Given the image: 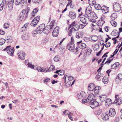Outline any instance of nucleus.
Returning a JSON list of instances; mask_svg holds the SVG:
<instances>
[{
  "mask_svg": "<svg viewBox=\"0 0 122 122\" xmlns=\"http://www.w3.org/2000/svg\"><path fill=\"white\" fill-rule=\"evenodd\" d=\"M105 105L106 106H109L112 103V101L111 99L109 98H106L105 100Z\"/></svg>",
  "mask_w": 122,
  "mask_h": 122,
  "instance_id": "obj_20",
  "label": "nucleus"
},
{
  "mask_svg": "<svg viewBox=\"0 0 122 122\" xmlns=\"http://www.w3.org/2000/svg\"><path fill=\"white\" fill-rule=\"evenodd\" d=\"M113 59H107V61L105 62L104 64H109Z\"/></svg>",
  "mask_w": 122,
  "mask_h": 122,
  "instance_id": "obj_45",
  "label": "nucleus"
},
{
  "mask_svg": "<svg viewBox=\"0 0 122 122\" xmlns=\"http://www.w3.org/2000/svg\"><path fill=\"white\" fill-rule=\"evenodd\" d=\"M28 66L32 69H33L34 68V65H32L30 63H28Z\"/></svg>",
  "mask_w": 122,
  "mask_h": 122,
  "instance_id": "obj_47",
  "label": "nucleus"
},
{
  "mask_svg": "<svg viewBox=\"0 0 122 122\" xmlns=\"http://www.w3.org/2000/svg\"><path fill=\"white\" fill-rule=\"evenodd\" d=\"M95 8L97 10H100L102 9V6L98 4H95Z\"/></svg>",
  "mask_w": 122,
  "mask_h": 122,
  "instance_id": "obj_31",
  "label": "nucleus"
},
{
  "mask_svg": "<svg viewBox=\"0 0 122 122\" xmlns=\"http://www.w3.org/2000/svg\"><path fill=\"white\" fill-rule=\"evenodd\" d=\"M47 26L45 27V28H44L43 30V32L44 34H48L49 32Z\"/></svg>",
  "mask_w": 122,
  "mask_h": 122,
  "instance_id": "obj_29",
  "label": "nucleus"
},
{
  "mask_svg": "<svg viewBox=\"0 0 122 122\" xmlns=\"http://www.w3.org/2000/svg\"><path fill=\"white\" fill-rule=\"evenodd\" d=\"M87 24L88 23H83L82 24H80V25L79 26V28L80 29H82L85 27Z\"/></svg>",
  "mask_w": 122,
  "mask_h": 122,
  "instance_id": "obj_34",
  "label": "nucleus"
},
{
  "mask_svg": "<svg viewBox=\"0 0 122 122\" xmlns=\"http://www.w3.org/2000/svg\"><path fill=\"white\" fill-rule=\"evenodd\" d=\"M102 109L100 108H99L96 111V114L97 115H100L102 113Z\"/></svg>",
  "mask_w": 122,
  "mask_h": 122,
  "instance_id": "obj_42",
  "label": "nucleus"
},
{
  "mask_svg": "<svg viewBox=\"0 0 122 122\" xmlns=\"http://www.w3.org/2000/svg\"><path fill=\"white\" fill-rule=\"evenodd\" d=\"M94 96L92 93H90V94H89L87 97V99L88 100L91 101L92 100H93V97Z\"/></svg>",
  "mask_w": 122,
  "mask_h": 122,
  "instance_id": "obj_22",
  "label": "nucleus"
},
{
  "mask_svg": "<svg viewBox=\"0 0 122 122\" xmlns=\"http://www.w3.org/2000/svg\"><path fill=\"white\" fill-rule=\"evenodd\" d=\"M50 71L49 70L48 68H45L43 71V72H50Z\"/></svg>",
  "mask_w": 122,
  "mask_h": 122,
  "instance_id": "obj_55",
  "label": "nucleus"
},
{
  "mask_svg": "<svg viewBox=\"0 0 122 122\" xmlns=\"http://www.w3.org/2000/svg\"><path fill=\"white\" fill-rule=\"evenodd\" d=\"M90 102V106L92 109L97 107L99 105L98 102L96 101L95 99H93V100H92V101Z\"/></svg>",
  "mask_w": 122,
  "mask_h": 122,
  "instance_id": "obj_6",
  "label": "nucleus"
},
{
  "mask_svg": "<svg viewBox=\"0 0 122 122\" xmlns=\"http://www.w3.org/2000/svg\"><path fill=\"white\" fill-rule=\"evenodd\" d=\"M54 22L55 21L54 20L51 22L50 25L47 26V27H48V29H49L50 30L52 29V27L54 26Z\"/></svg>",
  "mask_w": 122,
  "mask_h": 122,
  "instance_id": "obj_26",
  "label": "nucleus"
},
{
  "mask_svg": "<svg viewBox=\"0 0 122 122\" xmlns=\"http://www.w3.org/2000/svg\"><path fill=\"white\" fill-rule=\"evenodd\" d=\"M92 12V10L90 9L89 7H87L86 8L85 11V14H86L89 15H90Z\"/></svg>",
  "mask_w": 122,
  "mask_h": 122,
  "instance_id": "obj_23",
  "label": "nucleus"
},
{
  "mask_svg": "<svg viewBox=\"0 0 122 122\" xmlns=\"http://www.w3.org/2000/svg\"><path fill=\"white\" fill-rule=\"evenodd\" d=\"M45 25L44 24H42L39 25L37 28L36 31L38 34H40L43 32V30L45 28Z\"/></svg>",
  "mask_w": 122,
  "mask_h": 122,
  "instance_id": "obj_4",
  "label": "nucleus"
},
{
  "mask_svg": "<svg viewBox=\"0 0 122 122\" xmlns=\"http://www.w3.org/2000/svg\"><path fill=\"white\" fill-rule=\"evenodd\" d=\"M110 46V42L107 43L105 45V47H108Z\"/></svg>",
  "mask_w": 122,
  "mask_h": 122,
  "instance_id": "obj_62",
  "label": "nucleus"
},
{
  "mask_svg": "<svg viewBox=\"0 0 122 122\" xmlns=\"http://www.w3.org/2000/svg\"><path fill=\"white\" fill-rule=\"evenodd\" d=\"M40 16H37L35 17L32 21L30 23L31 26L35 27L38 22L40 19Z\"/></svg>",
  "mask_w": 122,
  "mask_h": 122,
  "instance_id": "obj_5",
  "label": "nucleus"
},
{
  "mask_svg": "<svg viewBox=\"0 0 122 122\" xmlns=\"http://www.w3.org/2000/svg\"><path fill=\"white\" fill-rule=\"evenodd\" d=\"M100 87L98 86H97L95 87L94 88V89L96 90H100Z\"/></svg>",
  "mask_w": 122,
  "mask_h": 122,
  "instance_id": "obj_61",
  "label": "nucleus"
},
{
  "mask_svg": "<svg viewBox=\"0 0 122 122\" xmlns=\"http://www.w3.org/2000/svg\"><path fill=\"white\" fill-rule=\"evenodd\" d=\"M110 23L113 26L115 27L117 25V22L113 20L111 21L110 22Z\"/></svg>",
  "mask_w": 122,
  "mask_h": 122,
  "instance_id": "obj_41",
  "label": "nucleus"
},
{
  "mask_svg": "<svg viewBox=\"0 0 122 122\" xmlns=\"http://www.w3.org/2000/svg\"><path fill=\"white\" fill-rule=\"evenodd\" d=\"M50 79L49 78H46L44 80V82H47L48 81H50Z\"/></svg>",
  "mask_w": 122,
  "mask_h": 122,
  "instance_id": "obj_63",
  "label": "nucleus"
},
{
  "mask_svg": "<svg viewBox=\"0 0 122 122\" xmlns=\"http://www.w3.org/2000/svg\"><path fill=\"white\" fill-rule=\"evenodd\" d=\"M95 84L93 83H90L88 85V89L89 91H93V90L94 89V88L95 86Z\"/></svg>",
  "mask_w": 122,
  "mask_h": 122,
  "instance_id": "obj_19",
  "label": "nucleus"
},
{
  "mask_svg": "<svg viewBox=\"0 0 122 122\" xmlns=\"http://www.w3.org/2000/svg\"><path fill=\"white\" fill-rule=\"evenodd\" d=\"M114 103L117 105L121 104L122 103V98L121 97H118L116 100H115Z\"/></svg>",
  "mask_w": 122,
  "mask_h": 122,
  "instance_id": "obj_16",
  "label": "nucleus"
},
{
  "mask_svg": "<svg viewBox=\"0 0 122 122\" xmlns=\"http://www.w3.org/2000/svg\"><path fill=\"white\" fill-rule=\"evenodd\" d=\"M29 25V24L28 23H27L25 24L22 27V28H25L24 30H25L26 28L28 26V25Z\"/></svg>",
  "mask_w": 122,
  "mask_h": 122,
  "instance_id": "obj_51",
  "label": "nucleus"
},
{
  "mask_svg": "<svg viewBox=\"0 0 122 122\" xmlns=\"http://www.w3.org/2000/svg\"><path fill=\"white\" fill-rule=\"evenodd\" d=\"M101 76L100 75L98 74L97 75L96 77V79L97 80L99 81H100Z\"/></svg>",
  "mask_w": 122,
  "mask_h": 122,
  "instance_id": "obj_49",
  "label": "nucleus"
},
{
  "mask_svg": "<svg viewBox=\"0 0 122 122\" xmlns=\"http://www.w3.org/2000/svg\"><path fill=\"white\" fill-rule=\"evenodd\" d=\"M60 71L58 73V75H64V71L62 70H60Z\"/></svg>",
  "mask_w": 122,
  "mask_h": 122,
  "instance_id": "obj_48",
  "label": "nucleus"
},
{
  "mask_svg": "<svg viewBox=\"0 0 122 122\" xmlns=\"http://www.w3.org/2000/svg\"><path fill=\"white\" fill-rule=\"evenodd\" d=\"M69 16L72 19H75L76 17V13L73 11H71L69 12Z\"/></svg>",
  "mask_w": 122,
  "mask_h": 122,
  "instance_id": "obj_17",
  "label": "nucleus"
},
{
  "mask_svg": "<svg viewBox=\"0 0 122 122\" xmlns=\"http://www.w3.org/2000/svg\"><path fill=\"white\" fill-rule=\"evenodd\" d=\"M24 16V15H20V16L18 18V21L19 22H21L23 20Z\"/></svg>",
  "mask_w": 122,
  "mask_h": 122,
  "instance_id": "obj_35",
  "label": "nucleus"
},
{
  "mask_svg": "<svg viewBox=\"0 0 122 122\" xmlns=\"http://www.w3.org/2000/svg\"><path fill=\"white\" fill-rule=\"evenodd\" d=\"M120 119L118 117H116L115 119V121L116 122H119L120 121Z\"/></svg>",
  "mask_w": 122,
  "mask_h": 122,
  "instance_id": "obj_52",
  "label": "nucleus"
},
{
  "mask_svg": "<svg viewBox=\"0 0 122 122\" xmlns=\"http://www.w3.org/2000/svg\"><path fill=\"white\" fill-rule=\"evenodd\" d=\"M118 33L117 31L116 30H113L111 33V35L113 36H116L117 34H118Z\"/></svg>",
  "mask_w": 122,
  "mask_h": 122,
  "instance_id": "obj_39",
  "label": "nucleus"
},
{
  "mask_svg": "<svg viewBox=\"0 0 122 122\" xmlns=\"http://www.w3.org/2000/svg\"><path fill=\"white\" fill-rule=\"evenodd\" d=\"M116 114L115 109L113 108H110L109 110V115L111 117H114Z\"/></svg>",
  "mask_w": 122,
  "mask_h": 122,
  "instance_id": "obj_11",
  "label": "nucleus"
},
{
  "mask_svg": "<svg viewBox=\"0 0 122 122\" xmlns=\"http://www.w3.org/2000/svg\"><path fill=\"white\" fill-rule=\"evenodd\" d=\"M37 31H36V30L35 31H33V32L32 33V36L34 37H35L36 36V34H38L37 33Z\"/></svg>",
  "mask_w": 122,
  "mask_h": 122,
  "instance_id": "obj_56",
  "label": "nucleus"
},
{
  "mask_svg": "<svg viewBox=\"0 0 122 122\" xmlns=\"http://www.w3.org/2000/svg\"><path fill=\"white\" fill-rule=\"evenodd\" d=\"M102 117L103 120L105 121L109 119V117L108 115L106 113L103 114Z\"/></svg>",
  "mask_w": 122,
  "mask_h": 122,
  "instance_id": "obj_27",
  "label": "nucleus"
},
{
  "mask_svg": "<svg viewBox=\"0 0 122 122\" xmlns=\"http://www.w3.org/2000/svg\"><path fill=\"white\" fill-rule=\"evenodd\" d=\"M29 36L27 34H24L22 36V38L23 40H27Z\"/></svg>",
  "mask_w": 122,
  "mask_h": 122,
  "instance_id": "obj_38",
  "label": "nucleus"
},
{
  "mask_svg": "<svg viewBox=\"0 0 122 122\" xmlns=\"http://www.w3.org/2000/svg\"><path fill=\"white\" fill-rule=\"evenodd\" d=\"M38 8H36L35 9H34L33 10L32 12L31 13V14L32 16H34L35 15V14L38 11Z\"/></svg>",
  "mask_w": 122,
  "mask_h": 122,
  "instance_id": "obj_25",
  "label": "nucleus"
},
{
  "mask_svg": "<svg viewBox=\"0 0 122 122\" xmlns=\"http://www.w3.org/2000/svg\"><path fill=\"white\" fill-rule=\"evenodd\" d=\"M59 27L58 26L56 27L54 29L52 33V35L53 36L56 37L58 36L59 33Z\"/></svg>",
  "mask_w": 122,
  "mask_h": 122,
  "instance_id": "obj_8",
  "label": "nucleus"
},
{
  "mask_svg": "<svg viewBox=\"0 0 122 122\" xmlns=\"http://www.w3.org/2000/svg\"><path fill=\"white\" fill-rule=\"evenodd\" d=\"M83 34L82 32H79L76 33V37L77 38H82L83 36Z\"/></svg>",
  "mask_w": 122,
  "mask_h": 122,
  "instance_id": "obj_21",
  "label": "nucleus"
},
{
  "mask_svg": "<svg viewBox=\"0 0 122 122\" xmlns=\"http://www.w3.org/2000/svg\"><path fill=\"white\" fill-rule=\"evenodd\" d=\"M50 70H55V67L53 65H51L49 67Z\"/></svg>",
  "mask_w": 122,
  "mask_h": 122,
  "instance_id": "obj_54",
  "label": "nucleus"
},
{
  "mask_svg": "<svg viewBox=\"0 0 122 122\" xmlns=\"http://www.w3.org/2000/svg\"><path fill=\"white\" fill-rule=\"evenodd\" d=\"M98 40V37L96 35L93 36L91 37V40L94 41H96Z\"/></svg>",
  "mask_w": 122,
  "mask_h": 122,
  "instance_id": "obj_32",
  "label": "nucleus"
},
{
  "mask_svg": "<svg viewBox=\"0 0 122 122\" xmlns=\"http://www.w3.org/2000/svg\"><path fill=\"white\" fill-rule=\"evenodd\" d=\"M85 93L83 91H82L80 93V95L82 97L85 96Z\"/></svg>",
  "mask_w": 122,
  "mask_h": 122,
  "instance_id": "obj_58",
  "label": "nucleus"
},
{
  "mask_svg": "<svg viewBox=\"0 0 122 122\" xmlns=\"http://www.w3.org/2000/svg\"><path fill=\"white\" fill-rule=\"evenodd\" d=\"M14 1V0H11L9 2L8 4V9L10 11L13 9V4Z\"/></svg>",
  "mask_w": 122,
  "mask_h": 122,
  "instance_id": "obj_15",
  "label": "nucleus"
},
{
  "mask_svg": "<svg viewBox=\"0 0 122 122\" xmlns=\"http://www.w3.org/2000/svg\"><path fill=\"white\" fill-rule=\"evenodd\" d=\"M88 2L90 5H93L95 4L96 1L95 0H88Z\"/></svg>",
  "mask_w": 122,
  "mask_h": 122,
  "instance_id": "obj_28",
  "label": "nucleus"
},
{
  "mask_svg": "<svg viewBox=\"0 0 122 122\" xmlns=\"http://www.w3.org/2000/svg\"><path fill=\"white\" fill-rule=\"evenodd\" d=\"M67 48L69 50H72L75 48V45L74 43H69L66 46Z\"/></svg>",
  "mask_w": 122,
  "mask_h": 122,
  "instance_id": "obj_12",
  "label": "nucleus"
},
{
  "mask_svg": "<svg viewBox=\"0 0 122 122\" xmlns=\"http://www.w3.org/2000/svg\"><path fill=\"white\" fill-rule=\"evenodd\" d=\"M93 90H94V94L97 95V94L98 93L99 90H95L94 89Z\"/></svg>",
  "mask_w": 122,
  "mask_h": 122,
  "instance_id": "obj_59",
  "label": "nucleus"
},
{
  "mask_svg": "<svg viewBox=\"0 0 122 122\" xmlns=\"http://www.w3.org/2000/svg\"><path fill=\"white\" fill-rule=\"evenodd\" d=\"M117 67L116 64L115 63L113 64L111 66V68L112 69H114L116 67Z\"/></svg>",
  "mask_w": 122,
  "mask_h": 122,
  "instance_id": "obj_64",
  "label": "nucleus"
},
{
  "mask_svg": "<svg viewBox=\"0 0 122 122\" xmlns=\"http://www.w3.org/2000/svg\"><path fill=\"white\" fill-rule=\"evenodd\" d=\"M113 10L116 12L119 11L121 9V6L118 3L115 2L113 5Z\"/></svg>",
  "mask_w": 122,
  "mask_h": 122,
  "instance_id": "obj_3",
  "label": "nucleus"
},
{
  "mask_svg": "<svg viewBox=\"0 0 122 122\" xmlns=\"http://www.w3.org/2000/svg\"><path fill=\"white\" fill-rule=\"evenodd\" d=\"M8 38L6 40L7 41V43H11L12 41V38L10 36L7 37Z\"/></svg>",
  "mask_w": 122,
  "mask_h": 122,
  "instance_id": "obj_37",
  "label": "nucleus"
},
{
  "mask_svg": "<svg viewBox=\"0 0 122 122\" xmlns=\"http://www.w3.org/2000/svg\"><path fill=\"white\" fill-rule=\"evenodd\" d=\"M22 0H16L15 4L16 5L20 4L22 2Z\"/></svg>",
  "mask_w": 122,
  "mask_h": 122,
  "instance_id": "obj_46",
  "label": "nucleus"
},
{
  "mask_svg": "<svg viewBox=\"0 0 122 122\" xmlns=\"http://www.w3.org/2000/svg\"><path fill=\"white\" fill-rule=\"evenodd\" d=\"M59 56H55L54 58V60L55 61L57 62L59 61Z\"/></svg>",
  "mask_w": 122,
  "mask_h": 122,
  "instance_id": "obj_44",
  "label": "nucleus"
},
{
  "mask_svg": "<svg viewBox=\"0 0 122 122\" xmlns=\"http://www.w3.org/2000/svg\"><path fill=\"white\" fill-rule=\"evenodd\" d=\"M111 17L112 19H114L117 18V14L115 13L112 14L111 16Z\"/></svg>",
  "mask_w": 122,
  "mask_h": 122,
  "instance_id": "obj_40",
  "label": "nucleus"
},
{
  "mask_svg": "<svg viewBox=\"0 0 122 122\" xmlns=\"http://www.w3.org/2000/svg\"><path fill=\"white\" fill-rule=\"evenodd\" d=\"M75 22L74 21L73 22L71 25H69V28H71V27H72V28H73L74 29L73 31H74L77 30H78L79 28V25L77 24L75 25Z\"/></svg>",
  "mask_w": 122,
  "mask_h": 122,
  "instance_id": "obj_7",
  "label": "nucleus"
},
{
  "mask_svg": "<svg viewBox=\"0 0 122 122\" xmlns=\"http://www.w3.org/2000/svg\"><path fill=\"white\" fill-rule=\"evenodd\" d=\"M69 112V111L66 110L65 111L63 112V114L65 115H67Z\"/></svg>",
  "mask_w": 122,
  "mask_h": 122,
  "instance_id": "obj_57",
  "label": "nucleus"
},
{
  "mask_svg": "<svg viewBox=\"0 0 122 122\" xmlns=\"http://www.w3.org/2000/svg\"><path fill=\"white\" fill-rule=\"evenodd\" d=\"M80 21L83 23H86V19L84 17H80Z\"/></svg>",
  "mask_w": 122,
  "mask_h": 122,
  "instance_id": "obj_33",
  "label": "nucleus"
},
{
  "mask_svg": "<svg viewBox=\"0 0 122 122\" xmlns=\"http://www.w3.org/2000/svg\"><path fill=\"white\" fill-rule=\"evenodd\" d=\"M122 79V74L121 73L119 74L117 76V78L116 79V81H120L121 79Z\"/></svg>",
  "mask_w": 122,
  "mask_h": 122,
  "instance_id": "obj_24",
  "label": "nucleus"
},
{
  "mask_svg": "<svg viewBox=\"0 0 122 122\" xmlns=\"http://www.w3.org/2000/svg\"><path fill=\"white\" fill-rule=\"evenodd\" d=\"M82 41H81L78 42H77V44L79 45V47L80 49H84L86 47V45L84 43H81L80 44V43Z\"/></svg>",
  "mask_w": 122,
  "mask_h": 122,
  "instance_id": "obj_14",
  "label": "nucleus"
},
{
  "mask_svg": "<svg viewBox=\"0 0 122 122\" xmlns=\"http://www.w3.org/2000/svg\"><path fill=\"white\" fill-rule=\"evenodd\" d=\"M5 41V40L3 38L0 39V45H2L4 44Z\"/></svg>",
  "mask_w": 122,
  "mask_h": 122,
  "instance_id": "obj_43",
  "label": "nucleus"
},
{
  "mask_svg": "<svg viewBox=\"0 0 122 122\" xmlns=\"http://www.w3.org/2000/svg\"><path fill=\"white\" fill-rule=\"evenodd\" d=\"M26 13V10H22V13H21L20 14V15H22L24 16L25 14Z\"/></svg>",
  "mask_w": 122,
  "mask_h": 122,
  "instance_id": "obj_50",
  "label": "nucleus"
},
{
  "mask_svg": "<svg viewBox=\"0 0 122 122\" xmlns=\"http://www.w3.org/2000/svg\"><path fill=\"white\" fill-rule=\"evenodd\" d=\"M107 96L105 95H102L99 96V99L101 102L105 101L107 98Z\"/></svg>",
  "mask_w": 122,
  "mask_h": 122,
  "instance_id": "obj_18",
  "label": "nucleus"
},
{
  "mask_svg": "<svg viewBox=\"0 0 122 122\" xmlns=\"http://www.w3.org/2000/svg\"><path fill=\"white\" fill-rule=\"evenodd\" d=\"M9 27V25L7 23H5L4 25V27L5 28L7 29Z\"/></svg>",
  "mask_w": 122,
  "mask_h": 122,
  "instance_id": "obj_53",
  "label": "nucleus"
},
{
  "mask_svg": "<svg viewBox=\"0 0 122 122\" xmlns=\"http://www.w3.org/2000/svg\"><path fill=\"white\" fill-rule=\"evenodd\" d=\"M32 2L35 4H38L39 3L41 2V0H32Z\"/></svg>",
  "mask_w": 122,
  "mask_h": 122,
  "instance_id": "obj_36",
  "label": "nucleus"
},
{
  "mask_svg": "<svg viewBox=\"0 0 122 122\" xmlns=\"http://www.w3.org/2000/svg\"><path fill=\"white\" fill-rule=\"evenodd\" d=\"M102 11L103 13L104 14L107 13L109 11V7L103 5L102 6Z\"/></svg>",
  "mask_w": 122,
  "mask_h": 122,
  "instance_id": "obj_13",
  "label": "nucleus"
},
{
  "mask_svg": "<svg viewBox=\"0 0 122 122\" xmlns=\"http://www.w3.org/2000/svg\"><path fill=\"white\" fill-rule=\"evenodd\" d=\"M11 47V46H7L3 50V51H6L7 52L9 55L12 56L14 52V49L13 47Z\"/></svg>",
  "mask_w": 122,
  "mask_h": 122,
  "instance_id": "obj_1",
  "label": "nucleus"
},
{
  "mask_svg": "<svg viewBox=\"0 0 122 122\" xmlns=\"http://www.w3.org/2000/svg\"><path fill=\"white\" fill-rule=\"evenodd\" d=\"M25 53L22 51L19 52L18 53V57L20 59L24 60L25 59Z\"/></svg>",
  "mask_w": 122,
  "mask_h": 122,
  "instance_id": "obj_9",
  "label": "nucleus"
},
{
  "mask_svg": "<svg viewBox=\"0 0 122 122\" xmlns=\"http://www.w3.org/2000/svg\"><path fill=\"white\" fill-rule=\"evenodd\" d=\"M90 16L91 18H90L89 20L91 21H93L94 20L96 19L97 18V16L96 14L93 11L92 12Z\"/></svg>",
  "mask_w": 122,
  "mask_h": 122,
  "instance_id": "obj_10",
  "label": "nucleus"
},
{
  "mask_svg": "<svg viewBox=\"0 0 122 122\" xmlns=\"http://www.w3.org/2000/svg\"><path fill=\"white\" fill-rule=\"evenodd\" d=\"M9 2L6 1L5 0H3L2 2L0 5V10L2 11L3 8L5 9L7 7V6Z\"/></svg>",
  "mask_w": 122,
  "mask_h": 122,
  "instance_id": "obj_2",
  "label": "nucleus"
},
{
  "mask_svg": "<svg viewBox=\"0 0 122 122\" xmlns=\"http://www.w3.org/2000/svg\"><path fill=\"white\" fill-rule=\"evenodd\" d=\"M108 78L107 77H103L102 79V81L103 83L105 84H107L108 83Z\"/></svg>",
  "mask_w": 122,
  "mask_h": 122,
  "instance_id": "obj_30",
  "label": "nucleus"
},
{
  "mask_svg": "<svg viewBox=\"0 0 122 122\" xmlns=\"http://www.w3.org/2000/svg\"><path fill=\"white\" fill-rule=\"evenodd\" d=\"M74 79V78L73 77L71 76H69L68 77V80H69V81L72 80Z\"/></svg>",
  "mask_w": 122,
  "mask_h": 122,
  "instance_id": "obj_60",
  "label": "nucleus"
}]
</instances>
